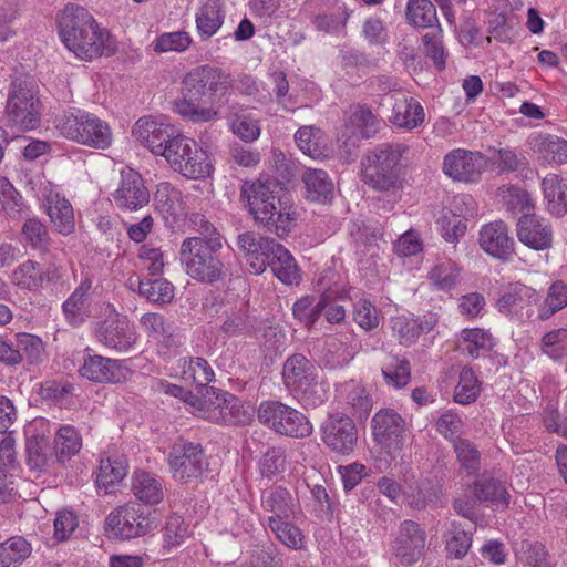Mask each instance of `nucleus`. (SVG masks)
I'll use <instances>...</instances> for the list:
<instances>
[{
  "label": "nucleus",
  "instance_id": "nucleus-1",
  "mask_svg": "<svg viewBox=\"0 0 567 567\" xmlns=\"http://www.w3.org/2000/svg\"><path fill=\"white\" fill-rule=\"evenodd\" d=\"M233 85L231 78L224 70L209 64L190 70L183 79V97L175 101L174 110L193 123H207L218 117L214 106Z\"/></svg>",
  "mask_w": 567,
  "mask_h": 567
},
{
  "label": "nucleus",
  "instance_id": "nucleus-2",
  "mask_svg": "<svg viewBox=\"0 0 567 567\" xmlns=\"http://www.w3.org/2000/svg\"><path fill=\"white\" fill-rule=\"evenodd\" d=\"M58 27L61 41L81 60L111 56L117 50L114 38L101 29L83 7L68 4L59 17Z\"/></svg>",
  "mask_w": 567,
  "mask_h": 567
},
{
  "label": "nucleus",
  "instance_id": "nucleus-3",
  "mask_svg": "<svg viewBox=\"0 0 567 567\" xmlns=\"http://www.w3.org/2000/svg\"><path fill=\"white\" fill-rule=\"evenodd\" d=\"M282 189L272 181L245 182L241 196L255 220L268 231L284 238L291 229V207L281 196Z\"/></svg>",
  "mask_w": 567,
  "mask_h": 567
},
{
  "label": "nucleus",
  "instance_id": "nucleus-4",
  "mask_svg": "<svg viewBox=\"0 0 567 567\" xmlns=\"http://www.w3.org/2000/svg\"><path fill=\"white\" fill-rule=\"evenodd\" d=\"M221 236L187 237L179 248V259L185 272L194 280L214 285L227 277V268L221 259Z\"/></svg>",
  "mask_w": 567,
  "mask_h": 567
},
{
  "label": "nucleus",
  "instance_id": "nucleus-5",
  "mask_svg": "<svg viewBox=\"0 0 567 567\" xmlns=\"http://www.w3.org/2000/svg\"><path fill=\"white\" fill-rule=\"evenodd\" d=\"M54 127L63 137L95 150H107L113 142L110 124L96 114L79 107H71L56 115Z\"/></svg>",
  "mask_w": 567,
  "mask_h": 567
},
{
  "label": "nucleus",
  "instance_id": "nucleus-6",
  "mask_svg": "<svg viewBox=\"0 0 567 567\" xmlns=\"http://www.w3.org/2000/svg\"><path fill=\"white\" fill-rule=\"evenodd\" d=\"M406 147L402 144L382 143L369 150L361 161L364 184L381 193L402 187L400 161Z\"/></svg>",
  "mask_w": 567,
  "mask_h": 567
},
{
  "label": "nucleus",
  "instance_id": "nucleus-7",
  "mask_svg": "<svg viewBox=\"0 0 567 567\" xmlns=\"http://www.w3.org/2000/svg\"><path fill=\"white\" fill-rule=\"evenodd\" d=\"M282 380L286 388L306 409L318 408L328 400L324 386L317 381L315 364L301 353H295L286 360Z\"/></svg>",
  "mask_w": 567,
  "mask_h": 567
},
{
  "label": "nucleus",
  "instance_id": "nucleus-8",
  "mask_svg": "<svg viewBox=\"0 0 567 567\" xmlns=\"http://www.w3.org/2000/svg\"><path fill=\"white\" fill-rule=\"evenodd\" d=\"M41 110L35 81L30 76L14 79L6 105L8 124L18 131H32L40 125Z\"/></svg>",
  "mask_w": 567,
  "mask_h": 567
},
{
  "label": "nucleus",
  "instance_id": "nucleus-9",
  "mask_svg": "<svg viewBox=\"0 0 567 567\" xmlns=\"http://www.w3.org/2000/svg\"><path fill=\"white\" fill-rule=\"evenodd\" d=\"M94 319V336L104 347L117 352H125L135 344L134 326L112 303L101 302Z\"/></svg>",
  "mask_w": 567,
  "mask_h": 567
},
{
  "label": "nucleus",
  "instance_id": "nucleus-10",
  "mask_svg": "<svg viewBox=\"0 0 567 567\" xmlns=\"http://www.w3.org/2000/svg\"><path fill=\"white\" fill-rule=\"evenodd\" d=\"M157 528L155 512L138 503H128L112 511L105 519L110 538L130 540L143 537Z\"/></svg>",
  "mask_w": 567,
  "mask_h": 567
},
{
  "label": "nucleus",
  "instance_id": "nucleus-11",
  "mask_svg": "<svg viewBox=\"0 0 567 567\" xmlns=\"http://www.w3.org/2000/svg\"><path fill=\"white\" fill-rule=\"evenodd\" d=\"M257 416L261 424L281 435L302 439L312 433L309 420L300 411L280 401H262Z\"/></svg>",
  "mask_w": 567,
  "mask_h": 567
},
{
  "label": "nucleus",
  "instance_id": "nucleus-12",
  "mask_svg": "<svg viewBox=\"0 0 567 567\" xmlns=\"http://www.w3.org/2000/svg\"><path fill=\"white\" fill-rule=\"evenodd\" d=\"M164 157L175 172L190 179L208 177L213 171L206 151L184 135L173 142Z\"/></svg>",
  "mask_w": 567,
  "mask_h": 567
},
{
  "label": "nucleus",
  "instance_id": "nucleus-13",
  "mask_svg": "<svg viewBox=\"0 0 567 567\" xmlns=\"http://www.w3.org/2000/svg\"><path fill=\"white\" fill-rule=\"evenodd\" d=\"M202 398L195 395L189 411L213 423L231 424L240 422L239 400L223 390L209 386L204 389Z\"/></svg>",
  "mask_w": 567,
  "mask_h": 567
},
{
  "label": "nucleus",
  "instance_id": "nucleus-14",
  "mask_svg": "<svg viewBox=\"0 0 567 567\" xmlns=\"http://www.w3.org/2000/svg\"><path fill=\"white\" fill-rule=\"evenodd\" d=\"M168 465L173 478L188 483L202 477L208 470V461L199 443L176 441L168 454Z\"/></svg>",
  "mask_w": 567,
  "mask_h": 567
},
{
  "label": "nucleus",
  "instance_id": "nucleus-15",
  "mask_svg": "<svg viewBox=\"0 0 567 567\" xmlns=\"http://www.w3.org/2000/svg\"><path fill=\"white\" fill-rule=\"evenodd\" d=\"M406 422L393 409L379 410L371 420V434L390 455L399 454L405 443Z\"/></svg>",
  "mask_w": 567,
  "mask_h": 567
},
{
  "label": "nucleus",
  "instance_id": "nucleus-16",
  "mask_svg": "<svg viewBox=\"0 0 567 567\" xmlns=\"http://www.w3.org/2000/svg\"><path fill=\"white\" fill-rule=\"evenodd\" d=\"M11 281L19 289L39 292L44 285L52 288L63 285L64 271L61 266L55 264L43 266L28 259L12 271Z\"/></svg>",
  "mask_w": 567,
  "mask_h": 567
},
{
  "label": "nucleus",
  "instance_id": "nucleus-17",
  "mask_svg": "<svg viewBox=\"0 0 567 567\" xmlns=\"http://www.w3.org/2000/svg\"><path fill=\"white\" fill-rule=\"evenodd\" d=\"M321 440L332 452L349 455L358 442V429L343 413L329 414L320 426Z\"/></svg>",
  "mask_w": 567,
  "mask_h": 567
},
{
  "label": "nucleus",
  "instance_id": "nucleus-18",
  "mask_svg": "<svg viewBox=\"0 0 567 567\" xmlns=\"http://www.w3.org/2000/svg\"><path fill=\"white\" fill-rule=\"evenodd\" d=\"M425 542V530L416 522L404 520L392 545L393 555L402 566L410 567L423 556Z\"/></svg>",
  "mask_w": 567,
  "mask_h": 567
},
{
  "label": "nucleus",
  "instance_id": "nucleus-19",
  "mask_svg": "<svg viewBox=\"0 0 567 567\" xmlns=\"http://www.w3.org/2000/svg\"><path fill=\"white\" fill-rule=\"evenodd\" d=\"M486 161L478 152L456 148L447 153L443 161V172L453 181L462 183L477 182Z\"/></svg>",
  "mask_w": 567,
  "mask_h": 567
},
{
  "label": "nucleus",
  "instance_id": "nucleus-20",
  "mask_svg": "<svg viewBox=\"0 0 567 567\" xmlns=\"http://www.w3.org/2000/svg\"><path fill=\"white\" fill-rule=\"evenodd\" d=\"M113 200L118 208L130 212L145 207L150 202V192L142 175L133 168L122 169Z\"/></svg>",
  "mask_w": 567,
  "mask_h": 567
},
{
  "label": "nucleus",
  "instance_id": "nucleus-21",
  "mask_svg": "<svg viewBox=\"0 0 567 567\" xmlns=\"http://www.w3.org/2000/svg\"><path fill=\"white\" fill-rule=\"evenodd\" d=\"M133 133L153 154L161 156H165L173 142L182 136L174 126L152 117H141L135 123Z\"/></svg>",
  "mask_w": 567,
  "mask_h": 567
},
{
  "label": "nucleus",
  "instance_id": "nucleus-22",
  "mask_svg": "<svg viewBox=\"0 0 567 567\" xmlns=\"http://www.w3.org/2000/svg\"><path fill=\"white\" fill-rule=\"evenodd\" d=\"M278 243L255 231H244L237 236V246L244 254L249 271L262 274L269 264V257Z\"/></svg>",
  "mask_w": 567,
  "mask_h": 567
},
{
  "label": "nucleus",
  "instance_id": "nucleus-23",
  "mask_svg": "<svg viewBox=\"0 0 567 567\" xmlns=\"http://www.w3.org/2000/svg\"><path fill=\"white\" fill-rule=\"evenodd\" d=\"M518 240L534 250H546L553 244V228L548 219L536 214H524L516 224Z\"/></svg>",
  "mask_w": 567,
  "mask_h": 567
},
{
  "label": "nucleus",
  "instance_id": "nucleus-24",
  "mask_svg": "<svg viewBox=\"0 0 567 567\" xmlns=\"http://www.w3.org/2000/svg\"><path fill=\"white\" fill-rule=\"evenodd\" d=\"M93 279L84 276L73 292L61 306L64 321L72 328L83 326L91 317V296Z\"/></svg>",
  "mask_w": 567,
  "mask_h": 567
},
{
  "label": "nucleus",
  "instance_id": "nucleus-25",
  "mask_svg": "<svg viewBox=\"0 0 567 567\" xmlns=\"http://www.w3.org/2000/svg\"><path fill=\"white\" fill-rule=\"evenodd\" d=\"M82 377L97 383L125 381L132 371L123 360H114L102 355H89L80 368Z\"/></svg>",
  "mask_w": 567,
  "mask_h": 567
},
{
  "label": "nucleus",
  "instance_id": "nucleus-26",
  "mask_svg": "<svg viewBox=\"0 0 567 567\" xmlns=\"http://www.w3.org/2000/svg\"><path fill=\"white\" fill-rule=\"evenodd\" d=\"M478 243L486 254L502 261L509 260L514 255L515 241L502 220L484 225L480 230Z\"/></svg>",
  "mask_w": 567,
  "mask_h": 567
},
{
  "label": "nucleus",
  "instance_id": "nucleus-27",
  "mask_svg": "<svg viewBox=\"0 0 567 567\" xmlns=\"http://www.w3.org/2000/svg\"><path fill=\"white\" fill-rule=\"evenodd\" d=\"M539 293L536 289L522 282H514L498 298V310L504 315H518L523 309L539 301Z\"/></svg>",
  "mask_w": 567,
  "mask_h": 567
},
{
  "label": "nucleus",
  "instance_id": "nucleus-28",
  "mask_svg": "<svg viewBox=\"0 0 567 567\" xmlns=\"http://www.w3.org/2000/svg\"><path fill=\"white\" fill-rule=\"evenodd\" d=\"M181 378L184 382L196 385L198 390L209 388L215 380V372L209 362L200 357H187L179 361Z\"/></svg>",
  "mask_w": 567,
  "mask_h": 567
},
{
  "label": "nucleus",
  "instance_id": "nucleus-29",
  "mask_svg": "<svg viewBox=\"0 0 567 567\" xmlns=\"http://www.w3.org/2000/svg\"><path fill=\"white\" fill-rule=\"evenodd\" d=\"M380 121L365 105H353L348 111L346 128L361 138H371L379 131Z\"/></svg>",
  "mask_w": 567,
  "mask_h": 567
},
{
  "label": "nucleus",
  "instance_id": "nucleus-30",
  "mask_svg": "<svg viewBox=\"0 0 567 567\" xmlns=\"http://www.w3.org/2000/svg\"><path fill=\"white\" fill-rule=\"evenodd\" d=\"M127 458L124 455L114 454L101 458L95 483L106 494L112 493L115 484L120 483L127 474Z\"/></svg>",
  "mask_w": 567,
  "mask_h": 567
},
{
  "label": "nucleus",
  "instance_id": "nucleus-31",
  "mask_svg": "<svg viewBox=\"0 0 567 567\" xmlns=\"http://www.w3.org/2000/svg\"><path fill=\"white\" fill-rule=\"evenodd\" d=\"M533 150L538 161L549 165L567 163V141L556 135H538L534 138Z\"/></svg>",
  "mask_w": 567,
  "mask_h": 567
},
{
  "label": "nucleus",
  "instance_id": "nucleus-32",
  "mask_svg": "<svg viewBox=\"0 0 567 567\" xmlns=\"http://www.w3.org/2000/svg\"><path fill=\"white\" fill-rule=\"evenodd\" d=\"M158 210L177 220L186 214V204L182 192L168 182H162L157 185L154 195Z\"/></svg>",
  "mask_w": 567,
  "mask_h": 567
},
{
  "label": "nucleus",
  "instance_id": "nucleus-33",
  "mask_svg": "<svg viewBox=\"0 0 567 567\" xmlns=\"http://www.w3.org/2000/svg\"><path fill=\"white\" fill-rule=\"evenodd\" d=\"M220 329L228 337H250L258 331L259 321L246 306H241L226 312Z\"/></svg>",
  "mask_w": 567,
  "mask_h": 567
},
{
  "label": "nucleus",
  "instance_id": "nucleus-34",
  "mask_svg": "<svg viewBox=\"0 0 567 567\" xmlns=\"http://www.w3.org/2000/svg\"><path fill=\"white\" fill-rule=\"evenodd\" d=\"M307 199L326 204L333 197V183L323 169L308 168L302 175Z\"/></svg>",
  "mask_w": 567,
  "mask_h": 567
},
{
  "label": "nucleus",
  "instance_id": "nucleus-35",
  "mask_svg": "<svg viewBox=\"0 0 567 567\" xmlns=\"http://www.w3.org/2000/svg\"><path fill=\"white\" fill-rule=\"evenodd\" d=\"M390 120L399 127L412 130L423 123L424 110L414 97L402 96L395 100Z\"/></svg>",
  "mask_w": 567,
  "mask_h": 567
},
{
  "label": "nucleus",
  "instance_id": "nucleus-36",
  "mask_svg": "<svg viewBox=\"0 0 567 567\" xmlns=\"http://www.w3.org/2000/svg\"><path fill=\"white\" fill-rule=\"evenodd\" d=\"M442 494V485L437 481L425 478L417 482L415 486H410L404 497L411 507L423 509L426 506H436Z\"/></svg>",
  "mask_w": 567,
  "mask_h": 567
},
{
  "label": "nucleus",
  "instance_id": "nucleus-37",
  "mask_svg": "<svg viewBox=\"0 0 567 567\" xmlns=\"http://www.w3.org/2000/svg\"><path fill=\"white\" fill-rule=\"evenodd\" d=\"M224 23L220 0H205L196 13V28L203 40L213 37Z\"/></svg>",
  "mask_w": 567,
  "mask_h": 567
},
{
  "label": "nucleus",
  "instance_id": "nucleus-38",
  "mask_svg": "<svg viewBox=\"0 0 567 567\" xmlns=\"http://www.w3.org/2000/svg\"><path fill=\"white\" fill-rule=\"evenodd\" d=\"M261 504L265 511L272 513L268 518H290L297 512V505L291 493L277 486L262 495Z\"/></svg>",
  "mask_w": 567,
  "mask_h": 567
},
{
  "label": "nucleus",
  "instance_id": "nucleus-39",
  "mask_svg": "<svg viewBox=\"0 0 567 567\" xmlns=\"http://www.w3.org/2000/svg\"><path fill=\"white\" fill-rule=\"evenodd\" d=\"M542 189L553 215L563 216L567 213V184L556 174L543 178Z\"/></svg>",
  "mask_w": 567,
  "mask_h": 567
},
{
  "label": "nucleus",
  "instance_id": "nucleus-40",
  "mask_svg": "<svg viewBox=\"0 0 567 567\" xmlns=\"http://www.w3.org/2000/svg\"><path fill=\"white\" fill-rule=\"evenodd\" d=\"M300 151L313 159L327 156L328 147L324 133L316 126H302L295 134Z\"/></svg>",
  "mask_w": 567,
  "mask_h": 567
},
{
  "label": "nucleus",
  "instance_id": "nucleus-41",
  "mask_svg": "<svg viewBox=\"0 0 567 567\" xmlns=\"http://www.w3.org/2000/svg\"><path fill=\"white\" fill-rule=\"evenodd\" d=\"M267 267L286 285L297 282L299 278L298 267L292 255L281 244L275 247Z\"/></svg>",
  "mask_w": 567,
  "mask_h": 567
},
{
  "label": "nucleus",
  "instance_id": "nucleus-42",
  "mask_svg": "<svg viewBox=\"0 0 567 567\" xmlns=\"http://www.w3.org/2000/svg\"><path fill=\"white\" fill-rule=\"evenodd\" d=\"M131 488L134 496L145 504H158L164 498L162 482L146 472L133 475Z\"/></svg>",
  "mask_w": 567,
  "mask_h": 567
},
{
  "label": "nucleus",
  "instance_id": "nucleus-43",
  "mask_svg": "<svg viewBox=\"0 0 567 567\" xmlns=\"http://www.w3.org/2000/svg\"><path fill=\"white\" fill-rule=\"evenodd\" d=\"M492 161L498 165L501 171L518 173L522 178H529L533 174L527 157L522 152L509 147L494 150Z\"/></svg>",
  "mask_w": 567,
  "mask_h": 567
},
{
  "label": "nucleus",
  "instance_id": "nucleus-44",
  "mask_svg": "<svg viewBox=\"0 0 567 567\" xmlns=\"http://www.w3.org/2000/svg\"><path fill=\"white\" fill-rule=\"evenodd\" d=\"M474 495L481 502H488L493 506H507L509 494L505 486L493 477L482 476L474 483Z\"/></svg>",
  "mask_w": 567,
  "mask_h": 567
},
{
  "label": "nucleus",
  "instance_id": "nucleus-45",
  "mask_svg": "<svg viewBox=\"0 0 567 567\" xmlns=\"http://www.w3.org/2000/svg\"><path fill=\"white\" fill-rule=\"evenodd\" d=\"M382 375L385 383L395 389L404 388L411 380V367L405 358L389 354L382 365Z\"/></svg>",
  "mask_w": 567,
  "mask_h": 567
},
{
  "label": "nucleus",
  "instance_id": "nucleus-46",
  "mask_svg": "<svg viewBox=\"0 0 567 567\" xmlns=\"http://www.w3.org/2000/svg\"><path fill=\"white\" fill-rule=\"evenodd\" d=\"M82 437L71 425L61 426L55 434L54 451L58 461L63 463L80 452Z\"/></svg>",
  "mask_w": 567,
  "mask_h": 567
},
{
  "label": "nucleus",
  "instance_id": "nucleus-47",
  "mask_svg": "<svg viewBox=\"0 0 567 567\" xmlns=\"http://www.w3.org/2000/svg\"><path fill=\"white\" fill-rule=\"evenodd\" d=\"M472 530H465L460 522L452 520L445 535L447 555L455 559L463 558L472 545Z\"/></svg>",
  "mask_w": 567,
  "mask_h": 567
},
{
  "label": "nucleus",
  "instance_id": "nucleus-48",
  "mask_svg": "<svg viewBox=\"0 0 567 567\" xmlns=\"http://www.w3.org/2000/svg\"><path fill=\"white\" fill-rule=\"evenodd\" d=\"M324 307L322 295L319 299L313 296H303L293 303L292 313L303 327L311 329L323 313Z\"/></svg>",
  "mask_w": 567,
  "mask_h": 567
},
{
  "label": "nucleus",
  "instance_id": "nucleus-49",
  "mask_svg": "<svg viewBox=\"0 0 567 567\" xmlns=\"http://www.w3.org/2000/svg\"><path fill=\"white\" fill-rule=\"evenodd\" d=\"M405 17L410 24L419 28L439 25L436 8L431 0H409Z\"/></svg>",
  "mask_w": 567,
  "mask_h": 567
},
{
  "label": "nucleus",
  "instance_id": "nucleus-50",
  "mask_svg": "<svg viewBox=\"0 0 567 567\" xmlns=\"http://www.w3.org/2000/svg\"><path fill=\"white\" fill-rule=\"evenodd\" d=\"M48 215L61 234H70L74 229V214L72 205L59 196L49 199Z\"/></svg>",
  "mask_w": 567,
  "mask_h": 567
},
{
  "label": "nucleus",
  "instance_id": "nucleus-51",
  "mask_svg": "<svg viewBox=\"0 0 567 567\" xmlns=\"http://www.w3.org/2000/svg\"><path fill=\"white\" fill-rule=\"evenodd\" d=\"M289 518H268V526L277 539L290 549H301L305 536L299 527L291 524Z\"/></svg>",
  "mask_w": 567,
  "mask_h": 567
},
{
  "label": "nucleus",
  "instance_id": "nucleus-52",
  "mask_svg": "<svg viewBox=\"0 0 567 567\" xmlns=\"http://www.w3.org/2000/svg\"><path fill=\"white\" fill-rule=\"evenodd\" d=\"M163 532V549L171 551L173 548L179 547L189 537V526L184 518L177 514L169 515L162 529Z\"/></svg>",
  "mask_w": 567,
  "mask_h": 567
},
{
  "label": "nucleus",
  "instance_id": "nucleus-53",
  "mask_svg": "<svg viewBox=\"0 0 567 567\" xmlns=\"http://www.w3.org/2000/svg\"><path fill=\"white\" fill-rule=\"evenodd\" d=\"M138 292L153 303H168L174 298V286L166 279L141 280Z\"/></svg>",
  "mask_w": 567,
  "mask_h": 567
},
{
  "label": "nucleus",
  "instance_id": "nucleus-54",
  "mask_svg": "<svg viewBox=\"0 0 567 567\" xmlns=\"http://www.w3.org/2000/svg\"><path fill=\"white\" fill-rule=\"evenodd\" d=\"M497 194L508 212H528L534 207L528 192L518 186L503 185Z\"/></svg>",
  "mask_w": 567,
  "mask_h": 567
},
{
  "label": "nucleus",
  "instance_id": "nucleus-55",
  "mask_svg": "<svg viewBox=\"0 0 567 567\" xmlns=\"http://www.w3.org/2000/svg\"><path fill=\"white\" fill-rule=\"evenodd\" d=\"M481 392V384L471 368H463L460 373L458 383L454 391L456 403L466 405L475 402Z\"/></svg>",
  "mask_w": 567,
  "mask_h": 567
},
{
  "label": "nucleus",
  "instance_id": "nucleus-56",
  "mask_svg": "<svg viewBox=\"0 0 567 567\" xmlns=\"http://www.w3.org/2000/svg\"><path fill=\"white\" fill-rule=\"evenodd\" d=\"M460 272L461 269L454 261L444 260L433 267L429 278L437 289L450 291L456 286Z\"/></svg>",
  "mask_w": 567,
  "mask_h": 567
},
{
  "label": "nucleus",
  "instance_id": "nucleus-57",
  "mask_svg": "<svg viewBox=\"0 0 567 567\" xmlns=\"http://www.w3.org/2000/svg\"><path fill=\"white\" fill-rule=\"evenodd\" d=\"M443 31L436 25L422 37L426 55L433 61L434 66L442 71L446 65L447 52L443 45Z\"/></svg>",
  "mask_w": 567,
  "mask_h": 567
},
{
  "label": "nucleus",
  "instance_id": "nucleus-58",
  "mask_svg": "<svg viewBox=\"0 0 567 567\" xmlns=\"http://www.w3.org/2000/svg\"><path fill=\"white\" fill-rule=\"evenodd\" d=\"M462 339L466 344L463 352L467 353L473 359L480 357L481 351L488 352L492 350L494 343L492 336L483 329H464L462 331Z\"/></svg>",
  "mask_w": 567,
  "mask_h": 567
},
{
  "label": "nucleus",
  "instance_id": "nucleus-59",
  "mask_svg": "<svg viewBox=\"0 0 567 567\" xmlns=\"http://www.w3.org/2000/svg\"><path fill=\"white\" fill-rule=\"evenodd\" d=\"M567 306V285L563 281H555L548 290L547 297L539 308L538 318L549 319L554 313Z\"/></svg>",
  "mask_w": 567,
  "mask_h": 567
},
{
  "label": "nucleus",
  "instance_id": "nucleus-60",
  "mask_svg": "<svg viewBox=\"0 0 567 567\" xmlns=\"http://www.w3.org/2000/svg\"><path fill=\"white\" fill-rule=\"evenodd\" d=\"M192 41L186 31L164 32L152 42V47L156 53L183 52L189 48Z\"/></svg>",
  "mask_w": 567,
  "mask_h": 567
},
{
  "label": "nucleus",
  "instance_id": "nucleus-61",
  "mask_svg": "<svg viewBox=\"0 0 567 567\" xmlns=\"http://www.w3.org/2000/svg\"><path fill=\"white\" fill-rule=\"evenodd\" d=\"M454 452L461 467L468 474H474L481 466V453L476 445L467 439L455 440Z\"/></svg>",
  "mask_w": 567,
  "mask_h": 567
},
{
  "label": "nucleus",
  "instance_id": "nucleus-62",
  "mask_svg": "<svg viewBox=\"0 0 567 567\" xmlns=\"http://www.w3.org/2000/svg\"><path fill=\"white\" fill-rule=\"evenodd\" d=\"M347 404L351 408L352 414L359 419H365L372 409V399L367 390L354 382L347 385Z\"/></svg>",
  "mask_w": 567,
  "mask_h": 567
},
{
  "label": "nucleus",
  "instance_id": "nucleus-63",
  "mask_svg": "<svg viewBox=\"0 0 567 567\" xmlns=\"http://www.w3.org/2000/svg\"><path fill=\"white\" fill-rule=\"evenodd\" d=\"M392 336L402 346H411L416 342L419 333L416 330V319L406 316H395L390 320Z\"/></svg>",
  "mask_w": 567,
  "mask_h": 567
},
{
  "label": "nucleus",
  "instance_id": "nucleus-64",
  "mask_svg": "<svg viewBox=\"0 0 567 567\" xmlns=\"http://www.w3.org/2000/svg\"><path fill=\"white\" fill-rule=\"evenodd\" d=\"M517 558L525 566L550 567L546 547L537 542H523Z\"/></svg>",
  "mask_w": 567,
  "mask_h": 567
}]
</instances>
